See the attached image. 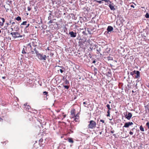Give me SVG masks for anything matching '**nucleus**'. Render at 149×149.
Returning <instances> with one entry per match:
<instances>
[{
  "label": "nucleus",
  "instance_id": "f257e3e1",
  "mask_svg": "<svg viewBox=\"0 0 149 149\" xmlns=\"http://www.w3.org/2000/svg\"><path fill=\"white\" fill-rule=\"evenodd\" d=\"M88 122L89 123L88 126V128L93 129L96 127V123L93 120H91Z\"/></svg>",
  "mask_w": 149,
  "mask_h": 149
},
{
  "label": "nucleus",
  "instance_id": "f03ea898",
  "mask_svg": "<svg viewBox=\"0 0 149 149\" xmlns=\"http://www.w3.org/2000/svg\"><path fill=\"white\" fill-rule=\"evenodd\" d=\"M10 34L14 39L17 38L22 37L23 36L22 35L20 34L19 33L17 32H12Z\"/></svg>",
  "mask_w": 149,
  "mask_h": 149
},
{
  "label": "nucleus",
  "instance_id": "7ed1b4c3",
  "mask_svg": "<svg viewBox=\"0 0 149 149\" xmlns=\"http://www.w3.org/2000/svg\"><path fill=\"white\" fill-rule=\"evenodd\" d=\"M36 56L38 59L41 61H45L46 60L47 58L46 56L44 55L43 54L39 53Z\"/></svg>",
  "mask_w": 149,
  "mask_h": 149
},
{
  "label": "nucleus",
  "instance_id": "20e7f679",
  "mask_svg": "<svg viewBox=\"0 0 149 149\" xmlns=\"http://www.w3.org/2000/svg\"><path fill=\"white\" fill-rule=\"evenodd\" d=\"M133 123L132 122H129L127 123H125L124 126L123 127L128 128L130 126L132 125Z\"/></svg>",
  "mask_w": 149,
  "mask_h": 149
},
{
  "label": "nucleus",
  "instance_id": "39448f33",
  "mask_svg": "<svg viewBox=\"0 0 149 149\" xmlns=\"http://www.w3.org/2000/svg\"><path fill=\"white\" fill-rule=\"evenodd\" d=\"M75 110L74 109L73 110H72L71 111V116L70 117L72 118V119H73L74 117H75Z\"/></svg>",
  "mask_w": 149,
  "mask_h": 149
},
{
  "label": "nucleus",
  "instance_id": "423d86ee",
  "mask_svg": "<svg viewBox=\"0 0 149 149\" xmlns=\"http://www.w3.org/2000/svg\"><path fill=\"white\" fill-rule=\"evenodd\" d=\"M69 34L70 35V36L72 38H74L76 37L77 35L76 33H74L73 31L70 32Z\"/></svg>",
  "mask_w": 149,
  "mask_h": 149
},
{
  "label": "nucleus",
  "instance_id": "0eeeda50",
  "mask_svg": "<svg viewBox=\"0 0 149 149\" xmlns=\"http://www.w3.org/2000/svg\"><path fill=\"white\" fill-rule=\"evenodd\" d=\"M135 72H136L135 74H136V75H135V77H134V79H137L139 78L140 77V72L138 71H136Z\"/></svg>",
  "mask_w": 149,
  "mask_h": 149
},
{
  "label": "nucleus",
  "instance_id": "6e6552de",
  "mask_svg": "<svg viewBox=\"0 0 149 149\" xmlns=\"http://www.w3.org/2000/svg\"><path fill=\"white\" fill-rule=\"evenodd\" d=\"M132 117V114L130 112H128L127 114L125 115L126 118L128 120H130Z\"/></svg>",
  "mask_w": 149,
  "mask_h": 149
},
{
  "label": "nucleus",
  "instance_id": "1a4fd4ad",
  "mask_svg": "<svg viewBox=\"0 0 149 149\" xmlns=\"http://www.w3.org/2000/svg\"><path fill=\"white\" fill-rule=\"evenodd\" d=\"M108 4H109V7L110 9L111 10H115V8L113 4L112 3V4H110L111 3H108Z\"/></svg>",
  "mask_w": 149,
  "mask_h": 149
},
{
  "label": "nucleus",
  "instance_id": "9d476101",
  "mask_svg": "<svg viewBox=\"0 0 149 149\" xmlns=\"http://www.w3.org/2000/svg\"><path fill=\"white\" fill-rule=\"evenodd\" d=\"M107 29L108 32H111L113 31V28L112 26H109L108 27Z\"/></svg>",
  "mask_w": 149,
  "mask_h": 149
},
{
  "label": "nucleus",
  "instance_id": "9b49d317",
  "mask_svg": "<svg viewBox=\"0 0 149 149\" xmlns=\"http://www.w3.org/2000/svg\"><path fill=\"white\" fill-rule=\"evenodd\" d=\"M24 106H25V109L26 110L29 109L31 108V107L29 105H27V104H25Z\"/></svg>",
  "mask_w": 149,
  "mask_h": 149
},
{
  "label": "nucleus",
  "instance_id": "f8f14e48",
  "mask_svg": "<svg viewBox=\"0 0 149 149\" xmlns=\"http://www.w3.org/2000/svg\"><path fill=\"white\" fill-rule=\"evenodd\" d=\"M68 141L70 143H73L74 141L72 139L70 138H68L67 139Z\"/></svg>",
  "mask_w": 149,
  "mask_h": 149
},
{
  "label": "nucleus",
  "instance_id": "ddd939ff",
  "mask_svg": "<svg viewBox=\"0 0 149 149\" xmlns=\"http://www.w3.org/2000/svg\"><path fill=\"white\" fill-rule=\"evenodd\" d=\"M33 50L35 51V52L36 56L39 53L36 48H34Z\"/></svg>",
  "mask_w": 149,
  "mask_h": 149
},
{
  "label": "nucleus",
  "instance_id": "4468645a",
  "mask_svg": "<svg viewBox=\"0 0 149 149\" xmlns=\"http://www.w3.org/2000/svg\"><path fill=\"white\" fill-rule=\"evenodd\" d=\"M73 119L76 122H78L79 120V118L78 117H74Z\"/></svg>",
  "mask_w": 149,
  "mask_h": 149
},
{
  "label": "nucleus",
  "instance_id": "2eb2a0df",
  "mask_svg": "<svg viewBox=\"0 0 149 149\" xmlns=\"http://www.w3.org/2000/svg\"><path fill=\"white\" fill-rule=\"evenodd\" d=\"M136 71V70H134V71H133L130 73V75H132L133 76V78L134 77V76H133V75H134V74H135V72H135Z\"/></svg>",
  "mask_w": 149,
  "mask_h": 149
},
{
  "label": "nucleus",
  "instance_id": "dca6fc26",
  "mask_svg": "<svg viewBox=\"0 0 149 149\" xmlns=\"http://www.w3.org/2000/svg\"><path fill=\"white\" fill-rule=\"evenodd\" d=\"M94 1H96L98 3H103V1L102 0L101 1H98L97 0H94Z\"/></svg>",
  "mask_w": 149,
  "mask_h": 149
},
{
  "label": "nucleus",
  "instance_id": "f3484780",
  "mask_svg": "<svg viewBox=\"0 0 149 149\" xmlns=\"http://www.w3.org/2000/svg\"><path fill=\"white\" fill-rule=\"evenodd\" d=\"M139 128H140V130L141 131H142V132L144 131V130L143 127H142V125H141L140 126Z\"/></svg>",
  "mask_w": 149,
  "mask_h": 149
},
{
  "label": "nucleus",
  "instance_id": "a211bd4d",
  "mask_svg": "<svg viewBox=\"0 0 149 149\" xmlns=\"http://www.w3.org/2000/svg\"><path fill=\"white\" fill-rule=\"evenodd\" d=\"M22 53L23 54H26V52L25 51V49L24 48H23L22 51Z\"/></svg>",
  "mask_w": 149,
  "mask_h": 149
},
{
  "label": "nucleus",
  "instance_id": "6ab92c4d",
  "mask_svg": "<svg viewBox=\"0 0 149 149\" xmlns=\"http://www.w3.org/2000/svg\"><path fill=\"white\" fill-rule=\"evenodd\" d=\"M16 19L17 21H20L21 20V17L19 16H18L16 18Z\"/></svg>",
  "mask_w": 149,
  "mask_h": 149
},
{
  "label": "nucleus",
  "instance_id": "aec40b11",
  "mask_svg": "<svg viewBox=\"0 0 149 149\" xmlns=\"http://www.w3.org/2000/svg\"><path fill=\"white\" fill-rule=\"evenodd\" d=\"M27 23L26 21H24L23 22L22 24L21 25H26V23Z\"/></svg>",
  "mask_w": 149,
  "mask_h": 149
},
{
  "label": "nucleus",
  "instance_id": "412c9836",
  "mask_svg": "<svg viewBox=\"0 0 149 149\" xmlns=\"http://www.w3.org/2000/svg\"><path fill=\"white\" fill-rule=\"evenodd\" d=\"M102 1H104L106 3L108 2V3H109H109H111V1L109 0H102Z\"/></svg>",
  "mask_w": 149,
  "mask_h": 149
},
{
  "label": "nucleus",
  "instance_id": "4be33fe9",
  "mask_svg": "<svg viewBox=\"0 0 149 149\" xmlns=\"http://www.w3.org/2000/svg\"><path fill=\"white\" fill-rule=\"evenodd\" d=\"M0 18L1 19V20L2 21V22H1V23H3V25L4 23L5 22V19L3 18H1L0 17Z\"/></svg>",
  "mask_w": 149,
  "mask_h": 149
},
{
  "label": "nucleus",
  "instance_id": "5701e85b",
  "mask_svg": "<svg viewBox=\"0 0 149 149\" xmlns=\"http://www.w3.org/2000/svg\"><path fill=\"white\" fill-rule=\"evenodd\" d=\"M65 84H66V85H68V84H69V82L66 79L65 80Z\"/></svg>",
  "mask_w": 149,
  "mask_h": 149
},
{
  "label": "nucleus",
  "instance_id": "b1692460",
  "mask_svg": "<svg viewBox=\"0 0 149 149\" xmlns=\"http://www.w3.org/2000/svg\"><path fill=\"white\" fill-rule=\"evenodd\" d=\"M145 17L146 18H149V14L148 13H147L145 16Z\"/></svg>",
  "mask_w": 149,
  "mask_h": 149
},
{
  "label": "nucleus",
  "instance_id": "393cba45",
  "mask_svg": "<svg viewBox=\"0 0 149 149\" xmlns=\"http://www.w3.org/2000/svg\"><path fill=\"white\" fill-rule=\"evenodd\" d=\"M106 106L107 107V108H108V109L109 110H110L111 109V108H110V105L109 104H107V105Z\"/></svg>",
  "mask_w": 149,
  "mask_h": 149
},
{
  "label": "nucleus",
  "instance_id": "a878e982",
  "mask_svg": "<svg viewBox=\"0 0 149 149\" xmlns=\"http://www.w3.org/2000/svg\"><path fill=\"white\" fill-rule=\"evenodd\" d=\"M110 111L108 110L107 112V116H110Z\"/></svg>",
  "mask_w": 149,
  "mask_h": 149
},
{
  "label": "nucleus",
  "instance_id": "bb28decb",
  "mask_svg": "<svg viewBox=\"0 0 149 149\" xmlns=\"http://www.w3.org/2000/svg\"><path fill=\"white\" fill-rule=\"evenodd\" d=\"M48 92L46 91H44L43 92V93L44 95H46V96H47V94L48 93ZM46 97H47V96H46Z\"/></svg>",
  "mask_w": 149,
  "mask_h": 149
},
{
  "label": "nucleus",
  "instance_id": "cd10ccee",
  "mask_svg": "<svg viewBox=\"0 0 149 149\" xmlns=\"http://www.w3.org/2000/svg\"><path fill=\"white\" fill-rule=\"evenodd\" d=\"M64 86V88H65L66 89H68L69 88V86H66V85Z\"/></svg>",
  "mask_w": 149,
  "mask_h": 149
},
{
  "label": "nucleus",
  "instance_id": "c85d7f7f",
  "mask_svg": "<svg viewBox=\"0 0 149 149\" xmlns=\"http://www.w3.org/2000/svg\"><path fill=\"white\" fill-rule=\"evenodd\" d=\"M97 70V68H94L93 70L94 71L95 73V74H97V72H95V71H96Z\"/></svg>",
  "mask_w": 149,
  "mask_h": 149
},
{
  "label": "nucleus",
  "instance_id": "c756f323",
  "mask_svg": "<svg viewBox=\"0 0 149 149\" xmlns=\"http://www.w3.org/2000/svg\"><path fill=\"white\" fill-rule=\"evenodd\" d=\"M146 125L148 127V128L149 129V123L148 122L146 123Z\"/></svg>",
  "mask_w": 149,
  "mask_h": 149
},
{
  "label": "nucleus",
  "instance_id": "7c9ffc66",
  "mask_svg": "<svg viewBox=\"0 0 149 149\" xmlns=\"http://www.w3.org/2000/svg\"><path fill=\"white\" fill-rule=\"evenodd\" d=\"M27 46H29L31 48V43H29L28 44Z\"/></svg>",
  "mask_w": 149,
  "mask_h": 149
},
{
  "label": "nucleus",
  "instance_id": "2f4dec72",
  "mask_svg": "<svg viewBox=\"0 0 149 149\" xmlns=\"http://www.w3.org/2000/svg\"><path fill=\"white\" fill-rule=\"evenodd\" d=\"M27 9H28V10L29 11H30L31 10V7H30V6H29L28 7V8H27Z\"/></svg>",
  "mask_w": 149,
  "mask_h": 149
},
{
  "label": "nucleus",
  "instance_id": "473e14b6",
  "mask_svg": "<svg viewBox=\"0 0 149 149\" xmlns=\"http://www.w3.org/2000/svg\"><path fill=\"white\" fill-rule=\"evenodd\" d=\"M15 22H13L12 23V25L11 26V27H13L14 26V24H15Z\"/></svg>",
  "mask_w": 149,
  "mask_h": 149
},
{
  "label": "nucleus",
  "instance_id": "72a5a7b5",
  "mask_svg": "<svg viewBox=\"0 0 149 149\" xmlns=\"http://www.w3.org/2000/svg\"><path fill=\"white\" fill-rule=\"evenodd\" d=\"M129 134L131 135H132L133 134V132L132 131H130V132Z\"/></svg>",
  "mask_w": 149,
  "mask_h": 149
},
{
  "label": "nucleus",
  "instance_id": "f704fd0d",
  "mask_svg": "<svg viewBox=\"0 0 149 149\" xmlns=\"http://www.w3.org/2000/svg\"><path fill=\"white\" fill-rule=\"evenodd\" d=\"M53 23V21L50 20L48 22L49 24H51Z\"/></svg>",
  "mask_w": 149,
  "mask_h": 149
},
{
  "label": "nucleus",
  "instance_id": "c9c22d12",
  "mask_svg": "<svg viewBox=\"0 0 149 149\" xmlns=\"http://www.w3.org/2000/svg\"><path fill=\"white\" fill-rule=\"evenodd\" d=\"M75 117H78V118H79V116L78 114H77L76 115H75Z\"/></svg>",
  "mask_w": 149,
  "mask_h": 149
},
{
  "label": "nucleus",
  "instance_id": "e433bc0d",
  "mask_svg": "<svg viewBox=\"0 0 149 149\" xmlns=\"http://www.w3.org/2000/svg\"><path fill=\"white\" fill-rule=\"evenodd\" d=\"M100 121L101 122L103 123H104V120H102V119L101 120H100Z\"/></svg>",
  "mask_w": 149,
  "mask_h": 149
},
{
  "label": "nucleus",
  "instance_id": "4c0bfd02",
  "mask_svg": "<svg viewBox=\"0 0 149 149\" xmlns=\"http://www.w3.org/2000/svg\"><path fill=\"white\" fill-rule=\"evenodd\" d=\"M111 133H113L114 132V130H112L110 131Z\"/></svg>",
  "mask_w": 149,
  "mask_h": 149
},
{
  "label": "nucleus",
  "instance_id": "58836bf2",
  "mask_svg": "<svg viewBox=\"0 0 149 149\" xmlns=\"http://www.w3.org/2000/svg\"><path fill=\"white\" fill-rule=\"evenodd\" d=\"M51 18H52L51 16H50L48 17V20L50 19H51Z\"/></svg>",
  "mask_w": 149,
  "mask_h": 149
},
{
  "label": "nucleus",
  "instance_id": "ea45409f",
  "mask_svg": "<svg viewBox=\"0 0 149 149\" xmlns=\"http://www.w3.org/2000/svg\"><path fill=\"white\" fill-rule=\"evenodd\" d=\"M31 53L32 54H34V51H31Z\"/></svg>",
  "mask_w": 149,
  "mask_h": 149
},
{
  "label": "nucleus",
  "instance_id": "a19ab883",
  "mask_svg": "<svg viewBox=\"0 0 149 149\" xmlns=\"http://www.w3.org/2000/svg\"><path fill=\"white\" fill-rule=\"evenodd\" d=\"M130 6L131 7L133 8H134V6L133 5H131Z\"/></svg>",
  "mask_w": 149,
  "mask_h": 149
},
{
  "label": "nucleus",
  "instance_id": "79ce46f5",
  "mask_svg": "<svg viewBox=\"0 0 149 149\" xmlns=\"http://www.w3.org/2000/svg\"><path fill=\"white\" fill-rule=\"evenodd\" d=\"M60 71L61 73H62L63 72V71L62 69H60Z\"/></svg>",
  "mask_w": 149,
  "mask_h": 149
},
{
  "label": "nucleus",
  "instance_id": "37998d69",
  "mask_svg": "<svg viewBox=\"0 0 149 149\" xmlns=\"http://www.w3.org/2000/svg\"><path fill=\"white\" fill-rule=\"evenodd\" d=\"M135 129V128H132V129L131 130V131H134V130Z\"/></svg>",
  "mask_w": 149,
  "mask_h": 149
},
{
  "label": "nucleus",
  "instance_id": "c03bdc74",
  "mask_svg": "<svg viewBox=\"0 0 149 149\" xmlns=\"http://www.w3.org/2000/svg\"><path fill=\"white\" fill-rule=\"evenodd\" d=\"M96 62V61L95 60H94L92 62V63H95Z\"/></svg>",
  "mask_w": 149,
  "mask_h": 149
},
{
  "label": "nucleus",
  "instance_id": "a18cd8bd",
  "mask_svg": "<svg viewBox=\"0 0 149 149\" xmlns=\"http://www.w3.org/2000/svg\"><path fill=\"white\" fill-rule=\"evenodd\" d=\"M66 116V115L65 114L63 115V118H65Z\"/></svg>",
  "mask_w": 149,
  "mask_h": 149
},
{
  "label": "nucleus",
  "instance_id": "49530a36",
  "mask_svg": "<svg viewBox=\"0 0 149 149\" xmlns=\"http://www.w3.org/2000/svg\"><path fill=\"white\" fill-rule=\"evenodd\" d=\"M26 25L27 26H29V24L28 23V24H26Z\"/></svg>",
  "mask_w": 149,
  "mask_h": 149
},
{
  "label": "nucleus",
  "instance_id": "de8ad7c7",
  "mask_svg": "<svg viewBox=\"0 0 149 149\" xmlns=\"http://www.w3.org/2000/svg\"><path fill=\"white\" fill-rule=\"evenodd\" d=\"M9 2L10 3H12V1H10Z\"/></svg>",
  "mask_w": 149,
  "mask_h": 149
},
{
  "label": "nucleus",
  "instance_id": "09e8293b",
  "mask_svg": "<svg viewBox=\"0 0 149 149\" xmlns=\"http://www.w3.org/2000/svg\"><path fill=\"white\" fill-rule=\"evenodd\" d=\"M15 28H14V29H15ZM19 29L18 28H17V27H16V29Z\"/></svg>",
  "mask_w": 149,
  "mask_h": 149
},
{
  "label": "nucleus",
  "instance_id": "8fccbe9b",
  "mask_svg": "<svg viewBox=\"0 0 149 149\" xmlns=\"http://www.w3.org/2000/svg\"><path fill=\"white\" fill-rule=\"evenodd\" d=\"M83 104H86V102H83Z\"/></svg>",
  "mask_w": 149,
  "mask_h": 149
},
{
  "label": "nucleus",
  "instance_id": "3c124183",
  "mask_svg": "<svg viewBox=\"0 0 149 149\" xmlns=\"http://www.w3.org/2000/svg\"><path fill=\"white\" fill-rule=\"evenodd\" d=\"M5 78H6V77H2V78H3V79H5Z\"/></svg>",
  "mask_w": 149,
  "mask_h": 149
},
{
  "label": "nucleus",
  "instance_id": "603ef678",
  "mask_svg": "<svg viewBox=\"0 0 149 149\" xmlns=\"http://www.w3.org/2000/svg\"><path fill=\"white\" fill-rule=\"evenodd\" d=\"M52 12H51V11H50V13H49V15H52Z\"/></svg>",
  "mask_w": 149,
  "mask_h": 149
},
{
  "label": "nucleus",
  "instance_id": "864d4df0",
  "mask_svg": "<svg viewBox=\"0 0 149 149\" xmlns=\"http://www.w3.org/2000/svg\"><path fill=\"white\" fill-rule=\"evenodd\" d=\"M136 82H139V81L138 80H136Z\"/></svg>",
  "mask_w": 149,
  "mask_h": 149
},
{
  "label": "nucleus",
  "instance_id": "5fc2aeb1",
  "mask_svg": "<svg viewBox=\"0 0 149 149\" xmlns=\"http://www.w3.org/2000/svg\"><path fill=\"white\" fill-rule=\"evenodd\" d=\"M2 120H3L2 119H1V118H0V120L1 121Z\"/></svg>",
  "mask_w": 149,
  "mask_h": 149
},
{
  "label": "nucleus",
  "instance_id": "6e6d98bb",
  "mask_svg": "<svg viewBox=\"0 0 149 149\" xmlns=\"http://www.w3.org/2000/svg\"><path fill=\"white\" fill-rule=\"evenodd\" d=\"M11 29L12 30V31H13L14 30L13 29V28H11Z\"/></svg>",
  "mask_w": 149,
  "mask_h": 149
},
{
  "label": "nucleus",
  "instance_id": "4d7b16f0",
  "mask_svg": "<svg viewBox=\"0 0 149 149\" xmlns=\"http://www.w3.org/2000/svg\"><path fill=\"white\" fill-rule=\"evenodd\" d=\"M28 26H27L26 25V26L25 27V28H27Z\"/></svg>",
  "mask_w": 149,
  "mask_h": 149
},
{
  "label": "nucleus",
  "instance_id": "13d9d810",
  "mask_svg": "<svg viewBox=\"0 0 149 149\" xmlns=\"http://www.w3.org/2000/svg\"><path fill=\"white\" fill-rule=\"evenodd\" d=\"M109 103H110H110H111V102L110 101H109Z\"/></svg>",
  "mask_w": 149,
  "mask_h": 149
},
{
  "label": "nucleus",
  "instance_id": "bf43d9fd",
  "mask_svg": "<svg viewBox=\"0 0 149 149\" xmlns=\"http://www.w3.org/2000/svg\"><path fill=\"white\" fill-rule=\"evenodd\" d=\"M132 93H134V91H132Z\"/></svg>",
  "mask_w": 149,
  "mask_h": 149
},
{
  "label": "nucleus",
  "instance_id": "052dcab7",
  "mask_svg": "<svg viewBox=\"0 0 149 149\" xmlns=\"http://www.w3.org/2000/svg\"><path fill=\"white\" fill-rule=\"evenodd\" d=\"M7 25H9V24H8V23H7Z\"/></svg>",
  "mask_w": 149,
  "mask_h": 149
},
{
  "label": "nucleus",
  "instance_id": "680f3d73",
  "mask_svg": "<svg viewBox=\"0 0 149 149\" xmlns=\"http://www.w3.org/2000/svg\"><path fill=\"white\" fill-rule=\"evenodd\" d=\"M10 23H11V21H10Z\"/></svg>",
  "mask_w": 149,
  "mask_h": 149
},
{
  "label": "nucleus",
  "instance_id": "e2e57ef3",
  "mask_svg": "<svg viewBox=\"0 0 149 149\" xmlns=\"http://www.w3.org/2000/svg\"><path fill=\"white\" fill-rule=\"evenodd\" d=\"M33 43V44H34V42H33H33H32V44Z\"/></svg>",
  "mask_w": 149,
  "mask_h": 149
},
{
  "label": "nucleus",
  "instance_id": "0e129e2a",
  "mask_svg": "<svg viewBox=\"0 0 149 149\" xmlns=\"http://www.w3.org/2000/svg\"><path fill=\"white\" fill-rule=\"evenodd\" d=\"M101 133H101V132H100V134H101Z\"/></svg>",
  "mask_w": 149,
  "mask_h": 149
},
{
  "label": "nucleus",
  "instance_id": "69168bd1",
  "mask_svg": "<svg viewBox=\"0 0 149 149\" xmlns=\"http://www.w3.org/2000/svg\"><path fill=\"white\" fill-rule=\"evenodd\" d=\"M33 45L35 46H36V45Z\"/></svg>",
  "mask_w": 149,
  "mask_h": 149
}]
</instances>
